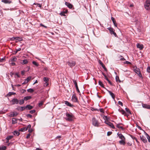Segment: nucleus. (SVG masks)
<instances>
[{
  "label": "nucleus",
  "mask_w": 150,
  "mask_h": 150,
  "mask_svg": "<svg viewBox=\"0 0 150 150\" xmlns=\"http://www.w3.org/2000/svg\"><path fill=\"white\" fill-rule=\"evenodd\" d=\"M66 116L67 117L65 118V119L68 121H72L74 118V116L72 114H69L67 113H66Z\"/></svg>",
  "instance_id": "1"
},
{
  "label": "nucleus",
  "mask_w": 150,
  "mask_h": 150,
  "mask_svg": "<svg viewBox=\"0 0 150 150\" xmlns=\"http://www.w3.org/2000/svg\"><path fill=\"white\" fill-rule=\"evenodd\" d=\"M31 98V97L30 96H27L25 97L23 99H22L20 100L19 104L20 105H22L24 103V100H28L30 99Z\"/></svg>",
  "instance_id": "2"
},
{
  "label": "nucleus",
  "mask_w": 150,
  "mask_h": 150,
  "mask_svg": "<svg viewBox=\"0 0 150 150\" xmlns=\"http://www.w3.org/2000/svg\"><path fill=\"white\" fill-rule=\"evenodd\" d=\"M134 71L135 73H136L139 77H142V75L141 74L140 69L137 68V66H135L133 67Z\"/></svg>",
  "instance_id": "3"
},
{
  "label": "nucleus",
  "mask_w": 150,
  "mask_h": 150,
  "mask_svg": "<svg viewBox=\"0 0 150 150\" xmlns=\"http://www.w3.org/2000/svg\"><path fill=\"white\" fill-rule=\"evenodd\" d=\"M19 101L18 99L16 98H13L10 101V103L12 105H14L15 104H19Z\"/></svg>",
  "instance_id": "4"
},
{
  "label": "nucleus",
  "mask_w": 150,
  "mask_h": 150,
  "mask_svg": "<svg viewBox=\"0 0 150 150\" xmlns=\"http://www.w3.org/2000/svg\"><path fill=\"white\" fill-rule=\"evenodd\" d=\"M150 5V0H146V2L144 4V6L146 9L149 10L150 9L149 6Z\"/></svg>",
  "instance_id": "5"
},
{
  "label": "nucleus",
  "mask_w": 150,
  "mask_h": 150,
  "mask_svg": "<svg viewBox=\"0 0 150 150\" xmlns=\"http://www.w3.org/2000/svg\"><path fill=\"white\" fill-rule=\"evenodd\" d=\"M93 125L95 126H98L99 123L98 121L95 118H93L92 119Z\"/></svg>",
  "instance_id": "6"
},
{
  "label": "nucleus",
  "mask_w": 150,
  "mask_h": 150,
  "mask_svg": "<svg viewBox=\"0 0 150 150\" xmlns=\"http://www.w3.org/2000/svg\"><path fill=\"white\" fill-rule=\"evenodd\" d=\"M67 63L71 67L74 66L76 64V62L74 61H69L67 62Z\"/></svg>",
  "instance_id": "7"
},
{
  "label": "nucleus",
  "mask_w": 150,
  "mask_h": 150,
  "mask_svg": "<svg viewBox=\"0 0 150 150\" xmlns=\"http://www.w3.org/2000/svg\"><path fill=\"white\" fill-rule=\"evenodd\" d=\"M105 123L106 124L109 125L110 127L112 128V129H115V127L113 124L110 122L108 121H105Z\"/></svg>",
  "instance_id": "8"
},
{
  "label": "nucleus",
  "mask_w": 150,
  "mask_h": 150,
  "mask_svg": "<svg viewBox=\"0 0 150 150\" xmlns=\"http://www.w3.org/2000/svg\"><path fill=\"white\" fill-rule=\"evenodd\" d=\"M72 100L74 102H78V99L75 94H73L72 95Z\"/></svg>",
  "instance_id": "9"
},
{
  "label": "nucleus",
  "mask_w": 150,
  "mask_h": 150,
  "mask_svg": "<svg viewBox=\"0 0 150 150\" xmlns=\"http://www.w3.org/2000/svg\"><path fill=\"white\" fill-rule=\"evenodd\" d=\"M43 81L45 82L44 83V86H47L48 85V81L49 80L46 77H44L43 78Z\"/></svg>",
  "instance_id": "10"
},
{
  "label": "nucleus",
  "mask_w": 150,
  "mask_h": 150,
  "mask_svg": "<svg viewBox=\"0 0 150 150\" xmlns=\"http://www.w3.org/2000/svg\"><path fill=\"white\" fill-rule=\"evenodd\" d=\"M140 137L141 140H142L144 143H146L147 142V139L145 137H144V136L140 135Z\"/></svg>",
  "instance_id": "11"
},
{
  "label": "nucleus",
  "mask_w": 150,
  "mask_h": 150,
  "mask_svg": "<svg viewBox=\"0 0 150 150\" xmlns=\"http://www.w3.org/2000/svg\"><path fill=\"white\" fill-rule=\"evenodd\" d=\"M142 105L143 107L144 108L150 109V105H148L146 104L142 103Z\"/></svg>",
  "instance_id": "12"
},
{
  "label": "nucleus",
  "mask_w": 150,
  "mask_h": 150,
  "mask_svg": "<svg viewBox=\"0 0 150 150\" xmlns=\"http://www.w3.org/2000/svg\"><path fill=\"white\" fill-rule=\"evenodd\" d=\"M65 4L69 8H71L73 6L72 4L69 2H66L65 3Z\"/></svg>",
  "instance_id": "13"
},
{
  "label": "nucleus",
  "mask_w": 150,
  "mask_h": 150,
  "mask_svg": "<svg viewBox=\"0 0 150 150\" xmlns=\"http://www.w3.org/2000/svg\"><path fill=\"white\" fill-rule=\"evenodd\" d=\"M137 47L140 50H142L143 48V45L142 44L138 43L137 45Z\"/></svg>",
  "instance_id": "14"
},
{
  "label": "nucleus",
  "mask_w": 150,
  "mask_h": 150,
  "mask_svg": "<svg viewBox=\"0 0 150 150\" xmlns=\"http://www.w3.org/2000/svg\"><path fill=\"white\" fill-rule=\"evenodd\" d=\"M117 134L120 139H125V138L124 137L121 133H118Z\"/></svg>",
  "instance_id": "15"
},
{
  "label": "nucleus",
  "mask_w": 150,
  "mask_h": 150,
  "mask_svg": "<svg viewBox=\"0 0 150 150\" xmlns=\"http://www.w3.org/2000/svg\"><path fill=\"white\" fill-rule=\"evenodd\" d=\"M64 103L65 104H66L67 105L71 107H72L74 106L73 105H72L71 103L67 101H65Z\"/></svg>",
  "instance_id": "16"
},
{
  "label": "nucleus",
  "mask_w": 150,
  "mask_h": 150,
  "mask_svg": "<svg viewBox=\"0 0 150 150\" xmlns=\"http://www.w3.org/2000/svg\"><path fill=\"white\" fill-rule=\"evenodd\" d=\"M68 12V11L67 10H66L65 11H63L61 12L59 14L62 16H65V13H67Z\"/></svg>",
  "instance_id": "17"
},
{
  "label": "nucleus",
  "mask_w": 150,
  "mask_h": 150,
  "mask_svg": "<svg viewBox=\"0 0 150 150\" xmlns=\"http://www.w3.org/2000/svg\"><path fill=\"white\" fill-rule=\"evenodd\" d=\"M119 111L124 116H128V115H127V114L123 110H119Z\"/></svg>",
  "instance_id": "18"
},
{
  "label": "nucleus",
  "mask_w": 150,
  "mask_h": 150,
  "mask_svg": "<svg viewBox=\"0 0 150 150\" xmlns=\"http://www.w3.org/2000/svg\"><path fill=\"white\" fill-rule=\"evenodd\" d=\"M119 143L120 144L125 145V139H121L119 141Z\"/></svg>",
  "instance_id": "19"
},
{
  "label": "nucleus",
  "mask_w": 150,
  "mask_h": 150,
  "mask_svg": "<svg viewBox=\"0 0 150 150\" xmlns=\"http://www.w3.org/2000/svg\"><path fill=\"white\" fill-rule=\"evenodd\" d=\"M1 2L5 4H10L11 1L9 0H2Z\"/></svg>",
  "instance_id": "20"
},
{
  "label": "nucleus",
  "mask_w": 150,
  "mask_h": 150,
  "mask_svg": "<svg viewBox=\"0 0 150 150\" xmlns=\"http://www.w3.org/2000/svg\"><path fill=\"white\" fill-rule=\"evenodd\" d=\"M25 108V107H19L17 108V109L18 110L20 111H23Z\"/></svg>",
  "instance_id": "21"
},
{
  "label": "nucleus",
  "mask_w": 150,
  "mask_h": 150,
  "mask_svg": "<svg viewBox=\"0 0 150 150\" xmlns=\"http://www.w3.org/2000/svg\"><path fill=\"white\" fill-rule=\"evenodd\" d=\"M108 93H109L110 94V96H112V98L113 99H114L115 98V96L114 94L113 93H112L111 91H110L109 90H108Z\"/></svg>",
  "instance_id": "22"
},
{
  "label": "nucleus",
  "mask_w": 150,
  "mask_h": 150,
  "mask_svg": "<svg viewBox=\"0 0 150 150\" xmlns=\"http://www.w3.org/2000/svg\"><path fill=\"white\" fill-rule=\"evenodd\" d=\"M108 29L110 31V33L111 34L114 33L113 29L112 28H108Z\"/></svg>",
  "instance_id": "23"
},
{
  "label": "nucleus",
  "mask_w": 150,
  "mask_h": 150,
  "mask_svg": "<svg viewBox=\"0 0 150 150\" xmlns=\"http://www.w3.org/2000/svg\"><path fill=\"white\" fill-rule=\"evenodd\" d=\"M16 93L13 92H9L7 95V96H10L12 95L16 94Z\"/></svg>",
  "instance_id": "24"
},
{
  "label": "nucleus",
  "mask_w": 150,
  "mask_h": 150,
  "mask_svg": "<svg viewBox=\"0 0 150 150\" xmlns=\"http://www.w3.org/2000/svg\"><path fill=\"white\" fill-rule=\"evenodd\" d=\"M18 115V113L16 112H13L11 114L12 116L15 117L16 116Z\"/></svg>",
  "instance_id": "25"
},
{
  "label": "nucleus",
  "mask_w": 150,
  "mask_h": 150,
  "mask_svg": "<svg viewBox=\"0 0 150 150\" xmlns=\"http://www.w3.org/2000/svg\"><path fill=\"white\" fill-rule=\"evenodd\" d=\"M28 63V61L27 60V59H24L23 60L22 62L21 63L22 64H25Z\"/></svg>",
  "instance_id": "26"
},
{
  "label": "nucleus",
  "mask_w": 150,
  "mask_h": 150,
  "mask_svg": "<svg viewBox=\"0 0 150 150\" xmlns=\"http://www.w3.org/2000/svg\"><path fill=\"white\" fill-rule=\"evenodd\" d=\"M13 134L16 136H18L19 135L20 133L18 131H15L13 132Z\"/></svg>",
  "instance_id": "27"
},
{
  "label": "nucleus",
  "mask_w": 150,
  "mask_h": 150,
  "mask_svg": "<svg viewBox=\"0 0 150 150\" xmlns=\"http://www.w3.org/2000/svg\"><path fill=\"white\" fill-rule=\"evenodd\" d=\"M27 130V128H26V127H23L21 128L19 130L20 131H21V132H24Z\"/></svg>",
  "instance_id": "28"
},
{
  "label": "nucleus",
  "mask_w": 150,
  "mask_h": 150,
  "mask_svg": "<svg viewBox=\"0 0 150 150\" xmlns=\"http://www.w3.org/2000/svg\"><path fill=\"white\" fill-rule=\"evenodd\" d=\"M17 120L15 118H13L12 119V123L13 124H15L17 122Z\"/></svg>",
  "instance_id": "29"
},
{
  "label": "nucleus",
  "mask_w": 150,
  "mask_h": 150,
  "mask_svg": "<svg viewBox=\"0 0 150 150\" xmlns=\"http://www.w3.org/2000/svg\"><path fill=\"white\" fill-rule=\"evenodd\" d=\"M33 108V107L30 105H28L26 106L25 108H27L29 110H30L32 109Z\"/></svg>",
  "instance_id": "30"
},
{
  "label": "nucleus",
  "mask_w": 150,
  "mask_h": 150,
  "mask_svg": "<svg viewBox=\"0 0 150 150\" xmlns=\"http://www.w3.org/2000/svg\"><path fill=\"white\" fill-rule=\"evenodd\" d=\"M6 147L5 146H0V150H6Z\"/></svg>",
  "instance_id": "31"
},
{
  "label": "nucleus",
  "mask_w": 150,
  "mask_h": 150,
  "mask_svg": "<svg viewBox=\"0 0 150 150\" xmlns=\"http://www.w3.org/2000/svg\"><path fill=\"white\" fill-rule=\"evenodd\" d=\"M17 58L15 57H14L11 58L10 60L11 62H16V61Z\"/></svg>",
  "instance_id": "32"
},
{
  "label": "nucleus",
  "mask_w": 150,
  "mask_h": 150,
  "mask_svg": "<svg viewBox=\"0 0 150 150\" xmlns=\"http://www.w3.org/2000/svg\"><path fill=\"white\" fill-rule=\"evenodd\" d=\"M120 124H117V125H116L117 127V128H118L121 129H122L123 130L124 129L123 127L122 126H120Z\"/></svg>",
  "instance_id": "33"
},
{
  "label": "nucleus",
  "mask_w": 150,
  "mask_h": 150,
  "mask_svg": "<svg viewBox=\"0 0 150 150\" xmlns=\"http://www.w3.org/2000/svg\"><path fill=\"white\" fill-rule=\"evenodd\" d=\"M72 81H73V83L75 85V87L78 86L76 80H75L74 79L72 80Z\"/></svg>",
  "instance_id": "34"
},
{
  "label": "nucleus",
  "mask_w": 150,
  "mask_h": 150,
  "mask_svg": "<svg viewBox=\"0 0 150 150\" xmlns=\"http://www.w3.org/2000/svg\"><path fill=\"white\" fill-rule=\"evenodd\" d=\"M15 38L16 40L20 41H22L23 40L21 38L19 37H16Z\"/></svg>",
  "instance_id": "35"
},
{
  "label": "nucleus",
  "mask_w": 150,
  "mask_h": 150,
  "mask_svg": "<svg viewBox=\"0 0 150 150\" xmlns=\"http://www.w3.org/2000/svg\"><path fill=\"white\" fill-rule=\"evenodd\" d=\"M99 84L102 87H104V85L103 83L102 82L100 81H98Z\"/></svg>",
  "instance_id": "36"
},
{
  "label": "nucleus",
  "mask_w": 150,
  "mask_h": 150,
  "mask_svg": "<svg viewBox=\"0 0 150 150\" xmlns=\"http://www.w3.org/2000/svg\"><path fill=\"white\" fill-rule=\"evenodd\" d=\"M27 91L30 93H32L34 91V90L32 88H29L27 90Z\"/></svg>",
  "instance_id": "37"
},
{
  "label": "nucleus",
  "mask_w": 150,
  "mask_h": 150,
  "mask_svg": "<svg viewBox=\"0 0 150 150\" xmlns=\"http://www.w3.org/2000/svg\"><path fill=\"white\" fill-rule=\"evenodd\" d=\"M13 137V136H8L6 138V140H9L12 139Z\"/></svg>",
  "instance_id": "38"
},
{
  "label": "nucleus",
  "mask_w": 150,
  "mask_h": 150,
  "mask_svg": "<svg viewBox=\"0 0 150 150\" xmlns=\"http://www.w3.org/2000/svg\"><path fill=\"white\" fill-rule=\"evenodd\" d=\"M119 57L120 58V60H121L124 61L125 60V59L122 56H120Z\"/></svg>",
  "instance_id": "39"
},
{
  "label": "nucleus",
  "mask_w": 150,
  "mask_h": 150,
  "mask_svg": "<svg viewBox=\"0 0 150 150\" xmlns=\"http://www.w3.org/2000/svg\"><path fill=\"white\" fill-rule=\"evenodd\" d=\"M125 109L127 113L129 114H131V112L128 108H125Z\"/></svg>",
  "instance_id": "40"
},
{
  "label": "nucleus",
  "mask_w": 150,
  "mask_h": 150,
  "mask_svg": "<svg viewBox=\"0 0 150 150\" xmlns=\"http://www.w3.org/2000/svg\"><path fill=\"white\" fill-rule=\"evenodd\" d=\"M116 80L117 82L119 81V82H120V80L119 77L118 76H117L115 77Z\"/></svg>",
  "instance_id": "41"
},
{
  "label": "nucleus",
  "mask_w": 150,
  "mask_h": 150,
  "mask_svg": "<svg viewBox=\"0 0 150 150\" xmlns=\"http://www.w3.org/2000/svg\"><path fill=\"white\" fill-rule=\"evenodd\" d=\"M111 19L112 21L113 22V24H115V23H116V22L114 18L112 17L111 18Z\"/></svg>",
  "instance_id": "42"
},
{
  "label": "nucleus",
  "mask_w": 150,
  "mask_h": 150,
  "mask_svg": "<svg viewBox=\"0 0 150 150\" xmlns=\"http://www.w3.org/2000/svg\"><path fill=\"white\" fill-rule=\"evenodd\" d=\"M146 134L147 136V139H148V141L150 142V137L149 136V135L146 133Z\"/></svg>",
  "instance_id": "43"
},
{
  "label": "nucleus",
  "mask_w": 150,
  "mask_h": 150,
  "mask_svg": "<svg viewBox=\"0 0 150 150\" xmlns=\"http://www.w3.org/2000/svg\"><path fill=\"white\" fill-rule=\"evenodd\" d=\"M31 79V77L29 76L25 80L28 82Z\"/></svg>",
  "instance_id": "44"
},
{
  "label": "nucleus",
  "mask_w": 150,
  "mask_h": 150,
  "mask_svg": "<svg viewBox=\"0 0 150 150\" xmlns=\"http://www.w3.org/2000/svg\"><path fill=\"white\" fill-rule=\"evenodd\" d=\"M33 63V64H34V65H35L36 66H38V63H37L35 61H33V62H32Z\"/></svg>",
  "instance_id": "45"
},
{
  "label": "nucleus",
  "mask_w": 150,
  "mask_h": 150,
  "mask_svg": "<svg viewBox=\"0 0 150 150\" xmlns=\"http://www.w3.org/2000/svg\"><path fill=\"white\" fill-rule=\"evenodd\" d=\"M102 74L105 77V79H106V80H108V79L105 74H104L103 73H102Z\"/></svg>",
  "instance_id": "46"
},
{
  "label": "nucleus",
  "mask_w": 150,
  "mask_h": 150,
  "mask_svg": "<svg viewBox=\"0 0 150 150\" xmlns=\"http://www.w3.org/2000/svg\"><path fill=\"white\" fill-rule=\"evenodd\" d=\"M43 103V101H42L40 103L38 104V106L39 107H41Z\"/></svg>",
  "instance_id": "47"
},
{
  "label": "nucleus",
  "mask_w": 150,
  "mask_h": 150,
  "mask_svg": "<svg viewBox=\"0 0 150 150\" xmlns=\"http://www.w3.org/2000/svg\"><path fill=\"white\" fill-rule=\"evenodd\" d=\"M31 126L30 125H29L27 126V127H26V128H27V130L30 129Z\"/></svg>",
  "instance_id": "48"
},
{
  "label": "nucleus",
  "mask_w": 150,
  "mask_h": 150,
  "mask_svg": "<svg viewBox=\"0 0 150 150\" xmlns=\"http://www.w3.org/2000/svg\"><path fill=\"white\" fill-rule=\"evenodd\" d=\"M112 133V132L109 131L107 132V135L108 136H109L110 135H111Z\"/></svg>",
  "instance_id": "49"
},
{
  "label": "nucleus",
  "mask_w": 150,
  "mask_h": 150,
  "mask_svg": "<svg viewBox=\"0 0 150 150\" xmlns=\"http://www.w3.org/2000/svg\"><path fill=\"white\" fill-rule=\"evenodd\" d=\"M26 91L25 90L23 89H22L21 91V93H24L26 92Z\"/></svg>",
  "instance_id": "50"
},
{
  "label": "nucleus",
  "mask_w": 150,
  "mask_h": 150,
  "mask_svg": "<svg viewBox=\"0 0 150 150\" xmlns=\"http://www.w3.org/2000/svg\"><path fill=\"white\" fill-rule=\"evenodd\" d=\"M4 60H5V58H3L1 59L0 58V62H4Z\"/></svg>",
  "instance_id": "51"
},
{
  "label": "nucleus",
  "mask_w": 150,
  "mask_h": 150,
  "mask_svg": "<svg viewBox=\"0 0 150 150\" xmlns=\"http://www.w3.org/2000/svg\"><path fill=\"white\" fill-rule=\"evenodd\" d=\"M118 104L119 105H120L121 106H123V103H122L121 101H119L118 102Z\"/></svg>",
  "instance_id": "52"
},
{
  "label": "nucleus",
  "mask_w": 150,
  "mask_h": 150,
  "mask_svg": "<svg viewBox=\"0 0 150 150\" xmlns=\"http://www.w3.org/2000/svg\"><path fill=\"white\" fill-rule=\"evenodd\" d=\"M35 110H31L30 111V112L31 114H33L35 112Z\"/></svg>",
  "instance_id": "53"
},
{
  "label": "nucleus",
  "mask_w": 150,
  "mask_h": 150,
  "mask_svg": "<svg viewBox=\"0 0 150 150\" xmlns=\"http://www.w3.org/2000/svg\"><path fill=\"white\" fill-rule=\"evenodd\" d=\"M27 117H29V118H31L32 117V115L30 114H27L26 115Z\"/></svg>",
  "instance_id": "54"
},
{
  "label": "nucleus",
  "mask_w": 150,
  "mask_h": 150,
  "mask_svg": "<svg viewBox=\"0 0 150 150\" xmlns=\"http://www.w3.org/2000/svg\"><path fill=\"white\" fill-rule=\"evenodd\" d=\"M15 75H16L18 78H19L20 77V76L19 75L18 73H16Z\"/></svg>",
  "instance_id": "55"
},
{
  "label": "nucleus",
  "mask_w": 150,
  "mask_h": 150,
  "mask_svg": "<svg viewBox=\"0 0 150 150\" xmlns=\"http://www.w3.org/2000/svg\"><path fill=\"white\" fill-rule=\"evenodd\" d=\"M147 71L149 73H150V67H148L147 69Z\"/></svg>",
  "instance_id": "56"
},
{
  "label": "nucleus",
  "mask_w": 150,
  "mask_h": 150,
  "mask_svg": "<svg viewBox=\"0 0 150 150\" xmlns=\"http://www.w3.org/2000/svg\"><path fill=\"white\" fill-rule=\"evenodd\" d=\"M100 111L101 112H104V110L102 108L100 109Z\"/></svg>",
  "instance_id": "57"
},
{
  "label": "nucleus",
  "mask_w": 150,
  "mask_h": 150,
  "mask_svg": "<svg viewBox=\"0 0 150 150\" xmlns=\"http://www.w3.org/2000/svg\"><path fill=\"white\" fill-rule=\"evenodd\" d=\"M21 50V48H19L18 49H16V53H17L19 51H20Z\"/></svg>",
  "instance_id": "58"
},
{
  "label": "nucleus",
  "mask_w": 150,
  "mask_h": 150,
  "mask_svg": "<svg viewBox=\"0 0 150 150\" xmlns=\"http://www.w3.org/2000/svg\"><path fill=\"white\" fill-rule=\"evenodd\" d=\"M76 90L77 91V92L78 93H80V91H79V89L78 86L76 87Z\"/></svg>",
  "instance_id": "59"
},
{
  "label": "nucleus",
  "mask_w": 150,
  "mask_h": 150,
  "mask_svg": "<svg viewBox=\"0 0 150 150\" xmlns=\"http://www.w3.org/2000/svg\"><path fill=\"white\" fill-rule=\"evenodd\" d=\"M132 139H135V140L137 142H138V140H137V138H136L135 137H132Z\"/></svg>",
  "instance_id": "60"
},
{
  "label": "nucleus",
  "mask_w": 150,
  "mask_h": 150,
  "mask_svg": "<svg viewBox=\"0 0 150 150\" xmlns=\"http://www.w3.org/2000/svg\"><path fill=\"white\" fill-rule=\"evenodd\" d=\"M30 134H28L26 136V138H27V139L29 138L30 137Z\"/></svg>",
  "instance_id": "61"
},
{
  "label": "nucleus",
  "mask_w": 150,
  "mask_h": 150,
  "mask_svg": "<svg viewBox=\"0 0 150 150\" xmlns=\"http://www.w3.org/2000/svg\"><path fill=\"white\" fill-rule=\"evenodd\" d=\"M27 81L25 79L24 82L22 83L23 84H25L28 83Z\"/></svg>",
  "instance_id": "62"
},
{
  "label": "nucleus",
  "mask_w": 150,
  "mask_h": 150,
  "mask_svg": "<svg viewBox=\"0 0 150 150\" xmlns=\"http://www.w3.org/2000/svg\"><path fill=\"white\" fill-rule=\"evenodd\" d=\"M14 74V73L13 72H11L10 73V75L11 76H12Z\"/></svg>",
  "instance_id": "63"
},
{
  "label": "nucleus",
  "mask_w": 150,
  "mask_h": 150,
  "mask_svg": "<svg viewBox=\"0 0 150 150\" xmlns=\"http://www.w3.org/2000/svg\"><path fill=\"white\" fill-rule=\"evenodd\" d=\"M25 73V71H22L21 72V74L22 75H24Z\"/></svg>",
  "instance_id": "64"
}]
</instances>
